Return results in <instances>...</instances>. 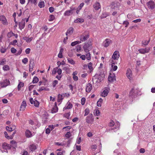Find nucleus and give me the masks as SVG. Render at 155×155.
Segmentation results:
<instances>
[{
  "instance_id": "cd10ccee",
  "label": "nucleus",
  "mask_w": 155,
  "mask_h": 155,
  "mask_svg": "<svg viewBox=\"0 0 155 155\" xmlns=\"http://www.w3.org/2000/svg\"><path fill=\"white\" fill-rule=\"evenodd\" d=\"M63 51H64V49L62 48H61L59 53L58 54V58H61L63 57V55H62V54Z\"/></svg>"
},
{
  "instance_id": "4be33fe9",
  "label": "nucleus",
  "mask_w": 155,
  "mask_h": 155,
  "mask_svg": "<svg viewBox=\"0 0 155 155\" xmlns=\"http://www.w3.org/2000/svg\"><path fill=\"white\" fill-rule=\"evenodd\" d=\"M74 31V29L73 28H70L67 31L66 35L67 36H68L69 34H70L72 33Z\"/></svg>"
},
{
  "instance_id": "338daca9",
  "label": "nucleus",
  "mask_w": 155,
  "mask_h": 155,
  "mask_svg": "<svg viewBox=\"0 0 155 155\" xmlns=\"http://www.w3.org/2000/svg\"><path fill=\"white\" fill-rule=\"evenodd\" d=\"M57 71V73L59 75H61L62 73V70L60 68L58 69Z\"/></svg>"
},
{
  "instance_id": "052dcab7",
  "label": "nucleus",
  "mask_w": 155,
  "mask_h": 155,
  "mask_svg": "<svg viewBox=\"0 0 155 155\" xmlns=\"http://www.w3.org/2000/svg\"><path fill=\"white\" fill-rule=\"evenodd\" d=\"M34 66V65H29V71L30 72H31L32 71Z\"/></svg>"
},
{
  "instance_id": "6e6552de",
  "label": "nucleus",
  "mask_w": 155,
  "mask_h": 155,
  "mask_svg": "<svg viewBox=\"0 0 155 155\" xmlns=\"http://www.w3.org/2000/svg\"><path fill=\"white\" fill-rule=\"evenodd\" d=\"M120 57L119 52L118 51H115L113 53L112 58L114 60H118Z\"/></svg>"
},
{
  "instance_id": "473e14b6",
  "label": "nucleus",
  "mask_w": 155,
  "mask_h": 155,
  "mask_svg": "<svg viewBox=\"0 0 155 155\" xmlns=\"http://www.w3.org/2000/svg\"><path fill=\"white\" fill-rule=\"evenodd\" d=\"M63 99L61 94H59L58 95V102H61Z\"/></svg>"
},
{
  "instance_id": "bf43d9fd",
  "label": "nucleus",
  "mask_w": 155,
  "mask_h": 155,
  "mask_svg": "<svg viewBox=\"0 0 155 155\" xmlns=\"http://www.w3.org/2000/svg\"><path fill=\"white\" fill-rule=\"evenodd\" d=\"M129 24V22L127 21H124L123 22V25H125V27H127Z\"/></svg>"
},
{
  "instance_id": "864d4df0",
  "label": "nucleus",
  "mask_w": 155,
  "mask_h": 155,
  "mask_svg": "<svg viewBox=\"0 0 155 155\" xmlns=\"http://www.w3.org/2000/svg\"><path fill=\"white\" fill-rule=\"evenodd\" d=\"M70 115V113L68 112L64 114V117L68 119Z\"/></svg>"
},
{
  "instance_id": "49530a36",
  "label": "nucleus",
  "mask_w": 155,
  "mask_h": 155,
  "mask_svg": "<svg viewBox=\"0 0 155 155\" xmlns=\"http://www.w3.org/2000/svg\"><path fill=\"white\" fill-rule=\"evenodd\" d=\"M107 15H108L106 13H103L101 16V18H106V17L107 16Z\"/></svg>"
},
{
  "instance_id": "3c124183",
  "label": "nucleus",
  "mask_w": 155,
  "mask_h": 155,
  "mask_svg": "<svg viewBox=\"0 0 155 155\" xmlns=\"http://www.w3.org/2000/svg\"><path fill=\"white\" fill-rule=\"evenodd\" d=\"M34 61L33 59L31 58L30 59L29 62L30 65H34Z\"/></svg>"
},
{
  "instance_id": "ea45409f",
  "label": "nucleus",
  "mask_w": 155,
  "mask_h": 155,
  "mask_svg": "<svg viewBox=\"0 0 155 155\" xmlns=\"http://www.w3.org/2000/svg\"><path fill=\"white\" fill-rule=\"evenodd\" d=\"M39 81L38 78L36 77H34L33 80L32 81L33 83H36L38 82Z\"/></svg>"
},
{
  "instance_id": "58836bf2",
  "label": "nucleus",
  "mask_w": 155,
  "mask_h": 155,
  "mask_svg": "<svg viewBox=\"0 0 155 155\" xmlns=\"http://www.w3.org/2000/svg\"><path fill=\"white\" fill-rule=\"evenodd\" d=\"M3 69L4 71H8L9 70L10 68L8 65H5L3 67Z\"/></svg>"
},
{
  "instance_id": "1a4fd4ad",
  "label": "nucleus",
  "mask_w": 155,
  "mask_h": 155,
  "mask_svg": "<svg viewBox=\"0 0 155 155\" xmlns=\"http://www.w3.org/2000/svg\"><path fill=\"white\" fill-rule=\"evenodd\" d=\"M104 45V46L105 47H107L112 43V41L109 39H106L105 41L103 42Z\"/></svg>"
},
{
  "instance_id": "f8f14e48",
  "label": "nucleus",
  "mask_w": 155,
  "mask_h": 155,
  "mask_svg": "<svg viewBox=\"0 0 155 155\" xmlns=\"http://www.w3.org/2000/svg\"><path fill=\"white\" fill-rule=\"evenodd\" d=\"M72 107L73 105L69 101H68L66 104L65 106L63 108V110L71 109L72 108Z\"/></svg>"
},
{
  "instance_id": "9d476101",
  "label": "nucleus",
  "mask_w": 155,
  "mask_h": 155,
  "mask_svg": "<svg viewBox=\"0 0 155 155\" xmlns=\"http://www.w3.org/2000/svg\"><path fill=\"white\" fill-rule=\"evenodd\" d=\"M0 20L2 21V24L7 25H8V22L5 17L3 15H1L0 16Z\"/></svg>"
},
{
  "instance_id": "f704fd0d",
  "label": "nucleus",
  "mask_w": 155,
  "mask_h": 155,
  "mask_svg": "<svg viewBox=\"0 0 155 155\" xmlns=\"http://www.w3.org/2000/svg\"><path fill=\"white\" fill-rule=\"evenodd\" d=\"M37 0H28V2L29 3L30 2L31 3L36 5L37 4Z\"/></svg>"
},
{
  "instance_id": "6e6d98bb",
  "label": "nucleus",
  "mask_w": 155,
  "mask_h": 155,
  "mask_svg": "<svg viewBox=\"0 0 155 155\" xmlns=\"http://www.w3.org/2000/svg\"><path fill=\"white\" fill-rule=\"evenodd\" d=\"M57 64L58 67L60 66L61 65H63L64 64V62L63 61L62 62H60V61H58L57 63Z\"/></svg>"
},
{
  "instance_id": "72a5a7b5",
  "label": "nucleus",
  "mask_w": 155,
  "mask_h": 155,
  "mask_svg": "<svg viewBox=\"0 0 155 155\" xmlns=\"http://www.w3.org/2000/svg\"><path fill=\"white\" fill-rule=\"evenodd\" d=\"M68 61V63L74 65L75 64V61L70 58H68L67 59Z\"/></svg>"
},
{
  "instance_id": "e433bc0d",
  "label": "nucleus",
  "mask_w": 155,
  "mask_h": 155,
  "mask_svg": "<svg viewBox=\"0 0 155 155\" xmlns=\"http://www.w3.org/2000/svg\"><path fill=\"white\" fill-rule=\"evenodd\" d=\"M150 39L148 41H147L146 40H144L143 41L142 44V45H147L149 43V42L150 41Z\"/></svg>"
},
{
  "instance_id": "aec40b11",
  "label": "nucleus",
  "mask_w": 155,
  "mask_h": 155,
  "mask_svg": "<svg viewBox=\"0 0 155 155\" xmlns=\"http://www.w3.org/2000/svg\"><path fill=\"white\" fill-rule=\"evenodd\" d=\"M23 39L27 42L29 43L33 39V37L29 38L28 37L25 36L23 37Z\"/></svg>"
},
{
  "instance_id": "4d7b16f0",
  "label": "nucleus",
  "mask_w": 155,
  "mask_h": 155,
  "mask_svg": "<svg viewBox=\"0 0 155 155\" xmlns=\"http://www.w3.org/2000/svg\"><path fill=\"white\" fill-rule=\"evenodd\" d=\"M71 135V133L70 132H68L65 135V136L66 137L69 138Z\"/></svg>"
},
{
  "instance_id": "b1692460",
  "label": "nucleus",
  "mask_w": 155,
  "mask_h": 155,
  "mask_svg": "<svg viewBox=\"0 0 155 155\" xmlns=\"http://www.w3.org/2000/svg\"><path fill=\"white\" fill-rule=\"evenodd\" d=\"M29 148L30 150L32 151H34L37 148L35 144H32L29 147Z\"/></svg>"
},
{
  "instance_id": "c03bdc74",
  "label": "nucleus",
  "mask_w": 155,
  "mask_h": 155,
  "mask_svg": "<svg viewBox=\"0 0 155 155\" xmlns=\"http://www.w3.org/2000/svg\"><path fill=\"white\" fill-rule=\"evenodd\" d=\"M55 18L54 16L53 15H51L50 16L49 19V21H53L54 20Z\"/></svg>"
},
{
  "instance_id": "c9c22d12",
  "label": "nucleus",
  "mask_w": 155,
  "mask_h": 155,
  "mask_svg": "<svg viewBox=\"0 0 155 155\" xmlns=\"http://www.w3.org/2000/svg\"><path fill=\"white\" fill-rule=\"evenodd\" d=\"M4 134H5V137L8 139H12L13 137L12 136H8L7 133L6 131H5L4 132Z\"/></svg>"
},
{
  "instance_id": "412c9836",
  "label": "nucleus",
  "mask_w": 155,
  "mask_h": 155,
  "mask_svg": "<svg viewBox=\"0 0 155 155\" xmlns=\"http://www.w3.org/2000/svg\"><path fill=\"white\" fill-rule=\"evenodd\" d=\"M73 13L72 10L66 11L64 14L65 16H69Z\"/></svg>"
},
{
  "instance_id": "f03ea898",
  "label": "nucleus",
  "mask_w": 155,
  "mask_h": 155,
  "mask_svg": "<svg viewBox=\"0 0 155 155\" xmlns=\"http://www.w3.org/2000/svg\"><path fill=\"white\" fill-rule=\"evenodd\" d=\"M92 48V45L91 44L85 43L83 46L84 51L86 52H87Z\"/></svg>"
},
{
  "instance_id": "8fccbe9b",
  "label": "nucleus",
  "mask_w": 155,
  "mask_h": 155,
  "mask_svg": "<svg viewBox=\"0 0 155 155\" xmlns=\"http://www.w3.org/2000/svg\"><path fill=\"white\" fill-rule=\"evenodd\" d=\"M17 42V41L16 40H14L12 41L11 42L10 44L15 45H16V43Z\"/></svg>"
},
{
  "instance_id": "69168bd1",
  "label": "nucleus",
  "mask_w": 155,
  "mask_h": 155,
  "mask_svg": "<svg viewBox=\"0 0 155 155\" xmlns=\"http://www.w3.org/2000/svg\"><path fill=\"white\" fill-rule=\"evenodd\" d=\"M22 155H29L28 152L26 150H24Z\"/></svg>"
},
{
  "instance_id": "603ef678",
  "label": "nucleus",
  "mask_w": 155,
  "mask_h": 155,
  "mask_svg": "<svg viewBox=\"0 0 155 155\" xmlns=\"http://www.w3.org/2000/svg\"><path fill=\"white\" fill-rule=\"evenodd\" d=\"M58 83V81L55 80L53 81L52 83V85L54 87H55L57 84Z\"/></svg>"
},
{
  "instance_id": "e2e57ef3",
  "label": "nucleus",
  "mask_w": 155,
  "mask_h": 155,
  "mask_svg": "<svg viewBox=\"0 0 155 155\" xmlns=\"http://www.w3.org/2000/svg\"><path fill=\"white\" fill-rule=\"evenodd\" d=\"M22 51V50L20 48L19 51H18V52L16 54V55H20Z\"/></svg>"
},
{
  "instance_id": "6ab92c4d",
  "label": "nucleus",
  "mask_w": 155,
  "mask_h": 155,
  "mask_svg": "<svg viewBox=\"0 0 155 155\" xmlns=\"http://www.w3.org/2000/svg\"><path fill=\"white\" fill-rule=\"evenodd\" d=\"M58 110V108L57 106L56 103H55V105L52 107L51 109V113H55L57 112Z\"/></svg>"
},
{
  "instance_id": "a18cd8bd",
  "label": "nucleus",
  "mask_w": 155,
  "mask_h": 155,
  "mask_svg": "<svg viewBox=\"0 0 155 155\" xmlns=\"http://www.w3.org/2000/svg\"><path fill=\"white\" fill-rule=\"evenodd\" d=\"M92 66V64L90 62L88 64V67L89 69L91 71H92L93 70V68Z\"/></svg>"
},
{
  "instance_id": "5fc2aeb1",
  "label": "nucleus",
  "mask_w": 155,
  "mask_h": 155,
  "mask_svg": "<svg viewBox=\"0 0 155 155\" xmlns=\"http://www.w3.org/2000/svg\"><path fill=\"white\" fill-rule=\"evenodd\" d=\"M22 62L24 64H26L28 62V59L27 58H25L22 60Z\"/></svg>"
},
{
  "instance_id": "4468645a",
  "label": "nucleus",
  "mask_w": 155,
  "mask_h": 155,
  "mask_svg": "<svg viewBox=\"0 0 155 155\" xmlns=\"http://www.w3.org/2000/svg\"><path fill=\"white\" fill-rule=\"evenodd\" d=\"M25 22L23 20H22L19 24V28L20 30H21L25 28Z\"/></svg>"
},
{
  "instance_id": "a211bd4d",
  "label": "nucleus",
  "mask_w": 155,
  "mask_h": 155,
  "mask_svg": "<svg viewBox=\"0 0 155 155\" xmlns=\"http://www.w3.org/2000/svg\"><path fill=\"white\" fill-rule=\"evenodd\" d=\"M93 7L95 10H98L101 8V5L99 3H95L93 5Z\"/></svg>"
},
{
  "instance_id": "a19ab883",
  "label": "nucleus",
  "mask_w": 155,
  "mask_h": 155,
  "mask_svg": "<svg viewBox=\"0 0 155 155\" xmlns=\"http://www.w3.org/2000/svg\"><path fill=\"white\" fill-rule=\"evenodd\" d=\"M62 97L64 98V97H68L69 96H70V94L69 93H63L61 94Z\"/></svg>"
},
{
  "instance_id": "de8ad7c7",
  "label": "nucleus",
  "mask_w": 155,
  "mask_h": 155,
  "mask_svg": "<svg viewBox=\"0 0 155 155\" xmlns=\"http://www.w3.org/2000/svg\"><path fill=\"white\" fill-rule=\"evenodd\" d=\"M13 34H14V33H13L12 32H9L7 34V36L8 38H10L12 36H13Z\"/></svg>"
},
{
  "instance_id": "774afa93",
  "label": "nucleus",
  "mask_w": 155,
  "mask_h": 155,
  "mask_svg": "<svg viewBox=\"0 0 155 155\" xmlns=\"http://www.w3.org/2000/svg\"><path fill=\"white\" fill-rule=\"evenodd\" d=\"M31 49L30 48H28L25 50V52L26 54H29L30 53Z\"/></svg>"
},
{
  "instance_id": "c85d7f7f",
  "label": "nucleus",
  "mask_w": 155,
  "mask_h": 155,
  "mask_svg": "<svg viewBox=\"0 0 155 155\" xmlns=\"http://www.w3.org/2000/svg\"><path fill=\"white\" fill-rule=\"evenodd\" d=\"M84 20L81 18H78L74 21V22L76 23H80L84 22Z\"/></svg>"
},
{
  "instance_id": "ddd939ff",
  "label": "nucleus",
  "mask_w": 155,
  "mask_h": 155,
  "mask_svg": "<svg viewBox=\"0 0 155 155\" xmlns=\"http://www.w3.org/2000/svg\"><path fill=\"white\" fill-rule=\"evenodd\" d=\"M92 88L91 84L88 83L87 84L86 88V91L87 92H89L91 91Z\"/></svg>"
},
{
  "instance_id": "5701e85b",
  "label": "nucleus",
  "mask_w": 155,
  "mask_h": 155,
  "mask_svg": "<svg viewBox=\"0 0 155 155\" xmlns=\"http://www.w3.org/2000/svg\"><path fill=\"white\" fill-rule=\"evenodd\" d=\"M137 92H135L134 89L133 88L130 92L129 95L130 97H134V96H135Z\"/></svg>"
},
{
  "instance_id": "0eeeda50",
  "label": "nucleus",
  "mask_w": 155,
  "mask_h": 155,
  "mask_svg": "<svg viewBox=\"0 0 155 155\" xmlns=\"http://www.w3.org/2000/svg\"><path fill=\"white\" fill-rule=\"evenodd\" d=\"M147 5L148 8L151 9H153L155 8V4L153 1H150L147 3Z\"/></svg>"
},
{
  "instance_id": "79ce46f5",
  "label": "nucleus",
  "mask_w": 155,
  "mask_h": 155,
  "mask_svg": "<svg viewBox=\"0 0 155 155\" xmlns=\"http://www.w3.org/2000/svg\"><path fill=\"white\" fill-rule=\"evenodd\" d=\"M87 53L86 54L87 56L86 58L88 60H89L91 59V54L89 52H87Z\"/></svg>"
},
{
  "instance_id": "09e8293b",
  "label": "nucleus",
  "mask_w": 155,
  "mask_h": 155,
  "mask_svg": "<svg viewBox=\"0 0 155 155\" xmlns=\"http://www.w3.org/2000/svg\"><path fill=\"white\" fill-rule=\"evenodd\" d=\"M6 63V60L3 59L1 61H0V64L1 65H4Z\"/></svg>"
},
{
  "instance_id": "13d9d810",
  "label": "nucleus",
  "mask_w": 155,
  "mask_h": 155,
  "mask_svg": "<svg viewBox=\"0 0 155 155\" xmlns=\"http://www.w3.org/2000/svg\"><path fill=\"white\" fill-rule=\"evenodd\" d=\"M11 51L12 53H15L16 52L17 50L14 48H12L11 49Z\"/></svg>"
},
{
  "instance_id": "f257e3e1",
  "label": "nucleus",
  "mask_w": 155,
  "mask_h": 155,
  "mask_svg": "<svg viewBox=\"0 0 155 155\" xmlns=\"http://www.w3.org/2000/svg\"><path fill=\"white\" fill-rule=\"evenodd\" d=\"M10 84L9 81L8 79H6L0 82V86L2 87H5Z\"/></svg>"
},
{
  "instance_id": "2f4dec72",
  "label": "nucleus",
  "mask_w": 155,
  "mask_h": 155,
  "mask_svg": "<svg viewBox=\"0 0 155 155\" xmlns=\"http://www.w3.org/2000/svg\"><path fill=\"white\" fill-rule=\"evenodd\" d=\"M38 6L40 8H42L45 7V4L44 1H41L39 2L38 4Z\"/></svg>"
},
{
  "instance_id": "bb28decb",
  "label": "nucleus",
  "mask_w": 155,
  "mask_h": 155,
  "mask_svg": "<svg viewBox=\"0 0 155 155\" xmlns=\"http://www.w3.org/2000/svg\"><path fill=\"white\" fill-rule=\"evenodd\" d=\"M14 127H12L7 126L6 127V129L7 131L10 132L14 130L16 128V127L14 126Z\"/></svg>"
},
{
  "instance_id": "7c9ffc66",
  "label": "nucleus",
  "mask_w": 155,
  "mask_h": 155,
  "mask_svg": "<svg viewBox=\"0 0 155 155\" xmlns=\"http://www.w3.org/2000/svg\"><path fill=\"white\" fill-rule=\"evenodd\" d=\"M102 102L103 100L101 98H100L97 103V106L99 107H101V106Z\"/></svg>"
},
{
  "instance_id": "f3484780",
  "label": "nucleus",
  "mask_w": 155,
  "mask_h": 155,
  "mask_svg": "<svg viewBox=\"0 0 155 155\" xmlns=\"http://www.w3.org/2000/svg\"><path fill=\"white\" fill-rule=\"evenodd\" d=\"M26 106V104L25 101H23L22 102L21 104L20 107V110H25V108Z\"/></svg>"
},
{
  "instance_id": "9b49d317",
  "label": "nucleus",
  "mask_w": 155,
  "mask_h": 155,
  "mask_svg": "<svg viewBox=\"0 0 155 155\" xmlns=\"http://www.w3.org/2000/svg\"><path fill=\"white\" fill-rule=\"evenodd\" d=\"M150 48H141L139 49L138 51L141 54H144L146 53L149 52Z\"/></svg>"
},
{
  "instance_id": "dca6fc26",
  "label": "nucleus",
  "mask_w": 155,
  "mask_h": 155,
  "mask_svg": "<svg viewBox=\"0 0 155 155\" xmlns=\"http://www.w3.org/2000/svg\"><path fill=\"white\" fill-rule=\"evenodd\" d=\"M131 72V71L130 69L128 68L127 69V71L126 75L127 77L129 79H130V78H131V76L132 75Z\"/></svg>"
},
{
  "instance_id": "7ed1b4c3",
  "label": "nucleus",
  "mask_w": 155,
  "mask_h": 155,
  "mask_svg": "<svg viewBox=\"0 0 155 155\" xmlns=\"http://www.w3.org/2000/svg\"><path fill=\"white\" fill-rule=\"evenodd\" d=\"M108 80L109 82H113L116 81L115 74L113 73H110L108 77Z\"/></svg>"
},
{
  "instance_id": "423d86ee",
  "label": "nucleus",
  "mask_w": 155,
  "mask_h": 155,
  "mask_svg": "<svg viewBox=\"0 0 155 155\" xmlns=\"http://www.w3.org/2000/svg\"><path fill=\"white\" fill-rule=\"evenodd\" d=\"M30 101L31 104H34V105L36 107H38L39 105V102L36 100L34 101L32 98L29 99Z\"/></svg>"
},
{
  "instance_id": "393cba45",
  "label": "nucleus",
  "mask_w": 155,
  "mask_h": 155,
  "mask_svg": "<svg viewBox=\"0 0 155 155\" xmlns=\"http://www.w3.org/2000/svg\"><path fill=\"white\" fill-rule=\"evenodd\" d=\"M2 147L3 149H10V147L8 144L7 143H4L2 145Z\"/></svg>"
},
{
  "instance_id": "20e7f679",
  "label": "nucleus",
  "mask_w": 155,
  "mask_h": 155,
  "mask_svg": "<svg viewBox=\"0 0 155 155\" xmlns=\"http://www.w3.org/2000/svg\"><path fill=\"white\" fill-rule=\"evenodd\" d=\"M94 121V118L93 117V115L92 114H90L86 118V121L88 124H91Z\"/></svg>"
},
{
  "instance_id": "37998d69",
  "label": "nucleus",
  "mask_w": 155,
  "mask_h": 155,
  "mask_svg": "<svg viewBox=\"0 0 155 155\" xmlns=\"http://www.w3.org/2000/svg\"><path fill=\"white\" fill-rule=\"evenodd\" d=\"M90 112V110L88 108H86L85 110L84 116H87Z\"/></svg>"
},
{
  "instance_id": "39448f33",
  "label": "nucleus",
  "mask_w": 155,
  "mask_h": 155,
  "mask_svg": "<svg viewBox=\"0 0 155 155\" xmlns=\"http://www.w3.org/2000/svg\"><path fill=\"white\" fill-rule=\"evenodd\" d=\"M89 38V35H85L84 34L80 36L79 39L81 41L84 42L86 40Z\"/></svg>"
},
{
  "instance_id": "0e129e2a",
  "label": "nucleus",
  "mask_w": 155,
  "mask_h": 155,
  "mask_svg": "<svg viewBox=\"0 0 155 155\" xmlns=\"http://www.w3.org/2000/svg\"><path fill=\"white\" fill-rule=\"evenodd\" d=\"M65 153L64 151H60V152H58L57 153L58 155H64V153Z\"/></svg>"
},
{
  "instance_id": "4c0bfd02",
  "label": "nucleus",
  "mask_w": 155,
  "mask_h": 155,
  "mask_svg": "<svg viewBox=\"0 0 155 155\" xmlns=\"http://www.w3.org/2000/svg\"><path fill=\"white\" fill-rule=\"evenodd\" d=\"M81 42V41H75L72 42L71 44V45L72 46H74L77 44L80 43Z\"/></svg>"
},
{
  "instance_id": "a878e982",
  "label": "nucleus",
  "mask_w": 155,
  "mask_h": 155,
  "mask_svg": "<svg viewBox=\"0 0 155 155\" xmlns=\"http://www.w3.org/2000/svg\"><path fill=\"white\" fill-rule=\"evenodd\" d=\"M25 135L27 137H30L32 136L31 132L28 130H26L25 131Z\"/></svg>"
},
{
  "instance_id": "680f3d73",
  "label": "nucleus",
  "mask_w": 155,
  "mask_h": 155,
  "mask_svg": "<svg viewBox=\"0 0 155 155\" xmlns=\"http://www.w3.org/2000/svg\"><path fill=\"white\" fill-rule=\"evenodd\" d=\"M85 99L84 98H83L81 99V104L82 105H84L85 102Z\"/></svg>"
},
{
  "instance_id": "c756f323",
  "label": "nucleus",
  "mask_w": 155,
  "mask_h": 155,
  "mask_svg": "<svg viewBox=\"0 0 155 155\" xmlns=\"http://www.w3.org/2000/svg\"><path fill=\"white\" fill-rule=\"evenodd\" d=\"M24 86V83L22 82H20L18 86V91H19L21 88V87H22Z\"/></svg>"
},
{
  "instance_id": "2eb2a0df",
  "label": "nucleus",
  "mask_w": 155,
  "mask_h": 155,
  "mask_svg": "<svg viewBox=\"0 0 155 155\" xmlns=\"http://www.w3.org/2000/svg\"><path fill=\"white\" fill-rule=\"evenodd\" d=\"M109 92L108 88H105V90L101 93V95L102 97H104L106 96Z\"/></svg>"
}]
</instances>
